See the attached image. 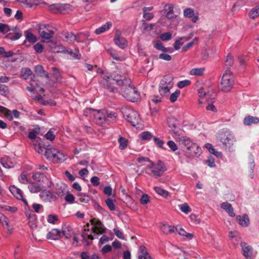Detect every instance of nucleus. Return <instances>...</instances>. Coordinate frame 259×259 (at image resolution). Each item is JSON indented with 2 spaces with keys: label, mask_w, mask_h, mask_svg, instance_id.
Returning a JSON list of instances; mask_svg holds the SVG:
<instances>
[{
  "label": "nucleus",
  "mask_w": 259,
  "mask_h": 259,
  "mask_svg": "<svg viewBox=\"0 0 259 259\" xmlns=\"http://www.w3.org/2000/svg\"><path fill=\"white\" fill-rule=\"evenodd\" d=\"M40 140L39 138H38L35 141V143H33V145L35 150L38 153H42L44 152V148L41 146L39 143H38V141Z\"/></svg>",
  "instance_id": "obj_50"
},
{
  "label": "nucleus",
  "mask_w": 259,
  "mask_h": 259,
  "mask_svg": "<svg viewBox=\"0 0 259 259\" xmlns=\"http://www.w3.org/2000/svg\"><path fill=\"white\" fill-rule=\"evenodd\" d=\"M118 142L119 143V148L120 150H124L127 147L128 141L126 139L119 136Z\"/></svg>",
  "instance_id": "obj_45"
},
{
  "label": "nucleus",
  "mask_w": 259,
  "mask_h": 259,
  "mask_svg": "<svg viewBox=\"0 0 259 259\" xmlns=\"http://www.w3.org/2000/svg\"><path fill=\"white\" fill-rule=\"evenodd\" d=\"M160 39L163 41H168L171 39V34L169 32H167L161 34L160 36Z\"/></svg>",
  "instance_id": "obj_58"
},
{
  "label": "nucleus",
  "mask_w": 259,
  "mask_h": 259,
  "mask_svg": "<svg viewBox=\"0 0 259 259\" xmlns=\"http://www.w3.org/2000/svg\"><path fill=\"white\" fill-rule=\"evenodd\" d=\"M60 4H53L49 6V10L54 13H60Z\"/></svg>",
  "instance_id": "obj_55"
},
{
  "label": "nucleus",
  "mask_w": 259,
  "mask_h": 259,
  "mask_svg": "<svg viewBox=\"0 0 259 259\" xmlns=\"http://www.w3.org/2000/svg\"><path fill=\"white\" fill-rule=\"evenodd\" d=\"M218 138L222 143L223 148L226 149H230L235 142L234 136L232 134L228 133L221 134Z\"/></svg>",
  "instance_id": "obj_9"
},
{
  "label": "nucleus",
  "mask_w": 259,
  "mask_h": 259,
  "mask_svg": "<svg viewBox=\"0 0 259 259\" xmlns=\"http://www.w3.org/2000/svg\"><path fill=\"white\" fill-rule=\"evenodd\" d=\"M116 200L111 198H108L105 200V203L111 211L115 210Z\"/></svg>",
  "instance_id": "obj_41"
},
{
  "label": "nucleus",
  "mask_w": 259,
  "mask_h": 259,
  "mask_svg": "<svg viewBox=\"0 0 259 259\" xmlns=\"http://www.w3.org/2000/svg\"><path fill=\"white\" fill-rule=\"evenodd\" d=\"M154 47L160 51L162 52H167L168 51V49L164 47L162 42L159 41H156L154 42Z\"/></svg>",
  "instance_id": "obj_51"
},
{
  "label": "nucleus",
  "mask_w": 259,
  "mask_h": 259,
  "mask_svg": "<svg viewBox=\"0 0 259 259\" xmlns=\"http://www.w3.org/2000/svg\"><path fill=\"white\" fill-rule=\"evenodd\" d=\"M104 231L103 225L101 222L97 221L95 225L92 227L91 230L84 229L82 233L81 237L83 240L87 242V244L89 245L97 235L102 234Z\"/></svg>",
  "instance_id": "obj_3"
},
{
  "label": "nucleus",
  "mask_w": 259,
  "mask_h": 259,
  "mask_svg": "<svg viewBox=\"0 0 259 259\" xmlns=\"http://www.w3.org/2000/svg\"><path fill=\"white\" fill-rule=\"evenodd\" d=\"M154 190L156 193L164 197H167L169 196V192L161 187H155Z\"/></svg>",
  "instance_id": "obj_42"
},
{
  "label": "nucleus",
  "mask_w": 259,
  "mask_h": 259,
  "mask_svg": "<svg viewBox=\"0 0 259 259\" xmlns=\"http://www.w3.org/2000/svg\"><path fill=\"white\" fill-rule=\"evenodd\" d=\"M77 196L78 198L79 201L81 203H88L90 200V197L83 193H79L77 194Z\"/></svg>",
  "instance_id": "obj_38"
},
{
  "label": "nucleus",
  "mask_w": 259,
  "mask_h": 259,
  "mask_svg": "<svg viewBox=\"0 0 259 259\" xmlns=\"http://www.w3.org/2000/svg\"><path fill=\"white\" fill-rule=\"evenodd\" d=\"M238 224L242 227H247L250 224V220L247 214H243L236 217Z\"/></svg>",
  "instance_id": "obj_18"
},
{
  "label": "nucleus",
  "mask_w": 259,
  "mask_h": 259,
  "mask_svg": "<svg viewBox=\"0 0 259 259\" xmlns=\"http://www.w3.org/2000/svg\"><path fill=\"white\" fill-rule=\"evenodd\" d=\"M9 190L12 195L17 199L21 200L24 202L26 206H28L27 200L23 197V193L21 190L14 185H11L9 187Z\"/></svg>",
  "instance_id": "obj_14"
},
{
  "label": "nucleus",
  "mask_w": 259,
  "mask_h": 259,
  "mask_svg": "<svg viewBox=\"0 0 259 259\" xmlns=\"http://www.w3.org/2000/svg\"><path fill=\"white\" fill-rule=\"evenodd\" d=\"M33 179L40 183L41 189L51 188L54 186L52 180L43 174L36 172L32 176Z\"/></svg>",
  "instance_id": "obj_10"
},
{
  "label": "nucleus",
  "mask_w": 259,
  "mask_h": 259,
  "mask_svg": "<svg viewBox=\"0 0 259 259\" xmlns=\"http://www.w3.org/2000/svg\"><path fill=\"white\" fill-rule=\"evenodd\" d=\"M34 182H31L28 186V189L31 193H37L41 189V187L40 183L34 181Z\"/></svg>",
  "instance_id": "obj_23"
},
{
  "label": "nucleus",
  "mask_w": 259,
  "mask_h": 259,
  "mask_svg": "<svg viewBox=\"0 0 259 259\" xmlns=\"http://www.w3.org/2000/svg\"><path fill=\"white\" fill-rule=\"evenodd\" d=\"M189 37L186 36L178 37L175 40L174 44V47L176 50H178L180 49L181 47L184 44V41H187Z\"/></svg>",
  "instance_id": "obj_29"
},
{
  "label": "nucleus",
  "mask_w": 259,
  "mask_h": 259,
  "mask_svg": "<svg viewBox=\"0 0 259 259\" xmlns=\"http://www.w3.org/2000/svg\"><path fill=\"white\" fill-rule=\"evenodd\" d=\"M31 74L32 72L29 68H22L21 70V76L25 79H27Z\"/></svg>",
  "instance_id": "obj_46"
},
{
  "label": "nucleus",
  "mask_w": 259,
  "mask_h": 259,
  "mask_svg": "<svg viewBox=\"0 0 259 259\" xmlns=\"http://www.w3.org/2000/svg\"><path fill=\"white\" fill-rule=\"evenodd\" d=\"M204 71V68H193L190 72L191 75H196V76H201L203 74Z\"/></svg>",
  "instance_id": "obj_44"
},
{
  "label": "nucleus",
  "mask_w": 259,
  "mask_h": 259,
  "mask_svg": "<svg viewBox=\"0 0 259 259\" xmlns=\"http://www.w3.org/2000/svg\"><path fill=\"white\" fill-rule=\"evenodd\" d=\"M54 34L53 30H42L39 31V35L42 38V41L48 42L49 40L52 37Z\"/></svg>",
  "instance_id": "obj_22"
},
{
  "label": "nucleus",
  "mask_w": 259,
  "mask_h": 259,
  "mask_svg": "<svg viewBox=\"0 0 259 259\" xmlns=\"http://www.w3.org/2000/svg\"><path fill=\"white\" fill-rule=\"evenodd\" d=\"M175 228L174 226H172L167 224H163L161 225L160 229L161 230L166 234H170L173 232H175Z\"/></svg>",
  "instance_id": "obj_32"
},
{
  "label": "nucleus",
  "mask_w": 259,
  "mask_h": 259,
  "mask_svg": "<svg viewBox=\"0 0 259 259\" xmlns=\"http://www.w3.org/2000/svg\"><path fill=\"white\" fill-rule=\"evenodd\" d=\"M259 122V118L257 117L247 116L243 120V123L245 125H251L252 124H257Z\"/></svg>",
  "instance_id": "obj_26"
},
{
  "label": "nucleus",
  "mask_w": 259,
  "mask_h": 259,
  "mask_svg": "<svg viewBox=\"0 0 259 259\" xmlns=\"http://www.w3.org/2000/svg\"><path fill=\"white\" fill-rule=\"evenodd\" d=\"M1 163L2 165L6 168H13L15 166V162L8 157H5L1 159Z\"/></svg>",
  "instance_id": "obj_21"
},
{
  "label": "nucleus",
  "mask_w": 259,
  "mask_h": 259,
  "mask_svg": "<svg viewBox=\"0 0 259 259\" xmlns=\"http://www.w3.org/2000/svg\"><path fill=\"white\" fill-rule=\"evenodd\" d=\"M59 50L57 51V52H64V53L70 54L73 58L76 59H78L80 57V55L79 54V50L78 49L75 50L77 53H73L71 50L66 49L62 46H59Z\"/></svg>",
  "instance_id": "obj_20"
},
{
  "label": "nucleus",
  "mask_w": 259,
  "mask_h": 259,
  "mask_svg": "<svg viewBox=\"0 0 259 259\" xmlns=\"http://www.w3.org/2000/svg\"><path fill=\"white\" fill-rule=\"evenodd\" d=\"M114 41L115 45L120 49H123L127 46L126 40L121 35V32L119 30L116 31Z\"/></svg>",
  "instance_id": "obj_12"
},
{
  "label": "nucleus",
  "mask_w": 259,
  "mask_h": 259,
  "mask_svg": "<svg viewBox=\"0 0 259 259\" xmlns=\"http://www.w3.org/2000/svg\"><path fill=\"white\" fill-rule=\"evenodd\" d=\"M19 2L24 6L32 7L37 5V0H19Z\"/></svg>",
  "instance_id": "obj_39"
},
{
  "label": "nucleus",
  "mask_w": 259,
  "mask_h": 259,
  "mask_svg": "<svg viewBox=\"0 0 259 259\" xmlns=\"http://www.w3.org/2000/svg\"><path fill=\"white\" fill-rule=\"evenodd\" d=\"M179 208L184 213L186 214H188L189 213L191 209L188 204L186 203H185L184 204H182L180 205H179Z\"/></svg>",
  "instance_id": "obj_53"
},
{
  "label": "nucleus",
  "mask_w": 259,
  "mask_h": 259,
  "mask_svg": "<svg viewBox=\"0 0 259 259\" xmlns=\"http://www.w3.org/2000/svg\"><path fill=\"white\" fill-rule=\"evenodd\" d=\"M174 85L173 79L170 75H166L160 81L159 86V92L162 96H166L170 92Z\"/></svg>",
  "instance_id": "obj_6"
},
{
  "label": "nucleus",
  "mask_w": 259,
  "mask_h": 259,
  "mask_svg": "<svg viewBox=\"0 0 259 259\" xmlns=\"http://www.w3.org/2000/svg\"><path fill=\"white\" fill-rule=\"evenodd\" d=\"M102 78L101 83L105 89L109 91L115 92V89L113 85L116 83L122 87L123 96L127 100L134 102L139 98L140 94L137 89L131 85V79L118 74H110L109 73L104 74Z\"/></svg>",
  "instance_id": "obj_1"
},
{
  "label": "nucleus",
  "mask_w": 259,
  "mask_h": 259,
  "mask_svg": "<svg viewBox=\"0 0 259 259\" xmlns=\"http://www.w3.org/2000/svg\"><path fill=\"white\" fill-rule=\"evenodd\" d=\"M175 138L180 145L185 147L184 151L187 157H198L201 154V148L196 144L193 143L190 138L180 136H176Z\"/></svg>",
  "instance_id": "obj_2"
},
{
  "label": "nucleus",
  "mask_w": 259,
  "mask_h": 259,
  "mask_svg": "<svg viewBox=\"0 0 259 259\" xmlns=\"http://www.w3.org/2000/svg\"><path fill=\"white\" fill-rule=\"evenodd\" d=\"M26 39L30 43H35L37 41L36 36L32 33L30 29H28L24 32Z\"/></svg>",
  "instance_id": "obj_31"
},
{
  "label": "nucleus",
  "mask_w": 259,
  "mask_h": 259,
  "mask_svg": "<svg viewBox=\"0 0 259 259\" xmlns=\"http://www.w3.org/2000/svg\"><path fill=\"white\" fill-rule=\"evenodd\" d=\"M259 16V6L252 9L249 12V16L252 19H255Z\"/></svg>",
  "instance_id": "obj_52"
},
{
  "label": "nucleus",
  "mask_w": 259,
  "mask_h": 259,
  "mask_svg": "<svg viewBox=\"0 0 259 259\" xmlns=\"http://www.w3.org/2000/svg\"><path fill=\"white\" fill-rule=\"evenodd\" d=\"M167 124L168 126L172 128H176L178 124V121L177 119L174 117H169L167 119Z\"/></svg>",
  "instance_id": "obj_49"
},
{
  "label": "nucleus",
  "mask_w": 259,
  "mask_h": 259,
  "mask_svg": "<svg viewBox=\"0 0 259 259\" xmlns=\"http://www.w3.org/2000/svg\"><path fill=\"white\" fill-rule=\"evenodd\" d=\"M190 83L191 82L189 80L186 79L179 81L177 85L179 88L182 89L190 84Z\"/></svg>",
  "instance_id": "obj_63"
},
{
  "label": "nucleus",
  "mask_w": 259,
  "mask_h": 259,
  "mask_svg": "<svg viewBox=\"0 0 259 259\" xmlns=\"http://www.w3.org/2000/svg\"><path fill=\"white\" fill-rule=\"evenodd\" d=\"M180 95V91L179 90H177L174 93H172L169 97V100L171 102L174 103L176 102L178 97Z\"/></svg>",
  "instance_id": "obj_54"
},
{
  "label": "nucleus",
  "mask_w": 259,
  "mask_h": 259,
  "mask_svg": "<svg viewBox=\"0 0 259 259\" xmlns=\"http://www.w3.org/2000/svg\"><path fill=\"white\" fill-rule=\"evenodd\" d=\"M167 145L172 152H175L178 149L177 144L172 140H169L167 142Z\"/></svg>",
  "instance_id": "obj_57"
},
{
  "label": "nucleus",
  "mask_w": 259,
  "mask_h": 259,
  "mask_svg": "<svg viewBox=\"0 0 259 259\" xmlns=\"http://www.w3.org/2000/svg\"><path fill=\"white\" fill-rule=\"evenodd\" d=\"M153 141L158 147L160 148H163V145L164 144L163 141L161 140L159 138L155 137L153 138Z\"/></svg>",
  "instance_id": "obj_62"
},
{
  "label": "nucleus",
  "mask_w": 259,
  "mask_h": 259,
  "mask_svg": "<svg viewBox=\"0 0 259 259\" xmlns=\"http://www.w3.org/2000/svg\"><path fill=\"white\" fill-rule=\"evenodd\" d=\"M241 246L242 247V251L243 255L246 259H251L253 257L251 247L245 243H241Z\"/></svg>",
  "instance_id": "obj_17"
},
{
  "label": "nucleus",
  "mask_w": 259,
  "mask_h": 259,
  "mask_svg": "<svg viewBox=\"0 0 259 259\" xmlns=\"http://www.w3.org/2000/svg\"><path fill=\"white\" fill-rule=\"evenodd\" d=\"M39 197L42 200L46 202H52L57 199L55 194L47 190L42 191L39 194Z\"/></svg>",
  "instance_id": "obj_13"
},
{
  "label": "nucleus",
  "mask_w": 259,
  "mask_h": 259,
  "mask_svg": "<svg viewBox=\"0 0 259 259\" xmlns=\"http://www.w3.org/2000/svg\"><path fill=\"white\" fill-rule=\"evenodd\" d=\"M0 113H3L10 120H13V115L11 111L5 107L0 106Z\"/></svg>",
  "instance_id": "obj_34"
},
{
  "label": "nucleus",
  "mask_w": 259,
  "mask_h": 259,
  "mask_svg": "<svg viewBox=\"0 0 259 259\" xmlns=\"http://www.w3.org/2000/svg\"><path fill=\"white\" fill-rule=\"evenodd\" d=\"M60 13L65 14L72 10V6L68 4H60Z\"/></svg>",
  "instance_id": "obj_36"
},
{
  "label": "nucleus",
  "mask_w": 259,
  "mask_h": 259,
  "mask_svg": "<svg viewBox=\"0 0 259 259\" xmlns=\"http://www.w3.org/2000/svg\"><path fill=\"white\" fill-rule=\"evenodd\" d=\"M27 90L30 92L36 93L37 94L39 92H44V89L39 86L37 80L35 79L31 80L30 86L27 87Z\"/></svg>",
  "instance_id": "obj_15"
},
{
  "label": "nucleus",
  "mask_w": 259,
  "mask_h": 259,
  "mask_svg": "<svg viewBox=\"0 0 259 259\" xmlns=\"http://www.w3.org/2000/svg\"><path fill=\"white\" fill-rule=\"evenodd\" d=\"M0 223L4 228L10 227L9 219L2 212H0Z\"/></svg>",
  "instance_id": "obj_37"
},
{
  "label": "nucleus",
  "mask_w": 259,
  "mask_h": 259,
  "mask_svg": "<svg viewBox=\"0 0 259 259\" xmlns=\"http://www.w3.org/2000/svg\"><path fill=\"white\" fill-rule=\"evenodd\" d=\"M138 259H153L148 252L146 247L143 245L140 246L137 255Z\"/></svg>",
  "instance_id": "obj_16"
},
{
  "label": "nucleus",
  "mask_w": 259,
  "mask_h": 259,
  "mask_svg": "<svg viewBox=\"0 0 259 259\" xmlns=\"http://www.w3.org/2000/svg\"><path fill=\"white\" fill-rule=\"evenodd\" d=\"M184 15L187 18H192L193 22H196L198 20V16H194V11L191 8H186L184 10Z\"/></svg>",
  "instance_id": "obj_25"
},
{
  "label": "nucleus",
  "mask_w": 259,
  "mask_h": 259,
  "mask_svg": "<svg viewBox=\"0 0 259 259\" xmlns=\"http://www.w3.org/2000/svg\"><path fill=\"white\" fill-rule=\"evenodd\" d=\"M35 71L36 73H37L41 76L45 75L47 78H49V73H46L45 71L44 70L43 67L41 65L36 66L35 68Z\"/></svg>",
  "instance_id": "obj_43"
},
{
  "label": "nucleus",
  "mask_w": 259,
  "mask_h": 259,
  "mask_svg": "<svg viewBox=\"0 0 259 259\" xmlns=\"http://www.w3.org/2000/svg\"><path fill=\"white\" fill-rule=\"evenodd\" d=\"M164 11L166 13V17L168 19H172L175 17L174 14V7L172 4H166L164 6Z\"/></svg>",
  "instance_id": "obj_27"
},
{
  "label": "nucleus",
  "mask_w": 259,
  "mask_h": 259,
  "mask_svg": "<svg viewBox=\"0 0 259 259\" xmlns=\"http://www.w3.org/2000/svg\"><path fill=\"white\" fill-rule=\"evenodd\" d=\"M121 111L124 118L134 126H136L140 121V117L138 113L128 107H123Z\"/></svg>",
  "instance_id": "obj_5"
},
{
  "label": "nucleus",
  "mask_w": 259,
  "mask_h": 259,
  "mask_svg": "<svg viewBox=\"0 0 259 259\" xmlns=\"http://www.w3.org/2000/svg\"><path fill=\"white\" fill-rule=\"evenodd\" d=\"M234 60L233 57L230 55L228 54L225 60V65L227 66H231L233 64Z\"/></svg>",
  "instance_id": "obj_64"
},
{
  "label": "nucleus",
  "mask_w": 259,
  "mask_h": 259,
  "mask_svg": "<svg viewBox=\"0 0 259 259\" xmlns=\"http://www.w3.org/2000/svg\"><path fill=\"white\" fill-rule=\"evenodd\" d=\"M175 231H176L180 236L185 237L186 238L191 240L194 237L193 233H187L183 228L180 227L175 228Z\"/></svg>",
  "instance_id": "obj_24"
},
{
  "label": "nucleus",
  "mask_w": 259,
  "mask_h": 259,
  "mask_svg": "<svg viewBox=\"0 0 259 259\" xmlns=\"http://www.w3.org/2000/svg\"><path fill=\"white\" fill-rule=\"evenodd\" d=\"M150 163L151 165L148 167L151 169L152 173L157 177L162 176L166 170L164 163L161 160L158 161L156 163H154L152 161Z\"/></svg>",
  "instance_id": "obj_11"
},
{
  "label": "nucleus",
  "mask_w": 259,
  "mask_h": 259,
  "mask_svg": "<svg viewBox=\"0 0 259 259\" xmlns=\"http://www.w3.org/2000/svg\"><path fill=\"white\" fill-rule=\"evenodd\" d=\"M150 201V197L146 194H143L140 199V203L143 205L147 204Z\"/></svg>",
  "instance_id": "obj_60"
},
{
  "label": "nucleus",
  "mask_w": 259,
  "mask_h": 259,
  "mask_svg": "<svg viewBox=\"0 0 259 259\" xmlns=\"http://www.w3.org/2000/svg\"><path fill=\"white\" fill-rule=\"evenodd\" d=\"M142 140H150L152 138V135L149 132H143L139 135Z\"/></svg>",
  "instance_id": "obj_48"
},
{
  "label": "nucleus",
  "mask_w": 259,
  "mask_h": 259,
  "mask_svg": "<svg viewBox=\"0 0 259 259\" xmlns=\"http://www.w3.org/2000/svg\"><path fill=\"white\" fill-rule=\"evenodd\" d=\"M229 238L230 239L232 240L233 243L235 244H238V242L239 241V233L236 231H231L229 233Z\"/></svg>",
  "instance_id": "obj_40"
},
{
  "label": "nucleus",
  "mask_w": 259,
  "mask_h": 259,
  "mask_svg": "<svg viewBox=\"0 0 259 259\" xmlns=\"http://www.w3.org/2000/svg\"><path fill=\"white\" fill-rule=\"evenodd\" d=\"M111 26L112 23L110 22H107L101 27L97 28L95 31V33L96 34H100L109 29Z\"/></svg>",
  "instance_id": "obj_30"
},
{
  "label": "nucleus",
  "mask_w": 259,
  "mask_h": 259,
  "mask_svg": "<svg viewBox=\"0 0 259 259\" xmlns=\"http://www.w3.org/2000/svg\"><path fill=\"white\" fill-rule=\"evenodd\" d=\"M0 209L3 211H9L11 213H15L18 210L17 207L8 205H0Z\"/></svg>",
  "instance_id": "obj_35"
},
{
  "label": "nucleus",
  "mask_w": 259,
  "mask_h": 259,
  "mask_svg": "<svg viewBox=\"0 0 259 259\" xmlns=\"http://www.w3.org/2000/svg\"><path fill=\"white\" fill-rule=\"evenodd\" d=\"M198 95L199 97L200 98V99L198 100L199 103L202 104L203 102L202 101L201 99H203L206 95V93L203 88H201L198 90Z\"/></svg>",
  "instance_id": "obj_59"
},
{
  "label": "nucleus",
  "mask_w": 259,
  "mask_h": 259,
  "mask_svg": "<svg viewBox=\"0 0 259 259\" xmlns=\"http://www.w3.org/2000/svg\"><path fill=\"white\" fill-rule=\"evenodd\" d=\"M221 208L225 210L231 217H234L235 215L234 212L233 208L231 204L227 202H223L221 205Z\"/></svg>",
  "instance_id": "obj_28"
},
{
  "label": "nucleus",
  "mask_w": 259,
  "mask_h": 259,
  "mask_svg": "<svg viewBox=\"0 0 259 259\" xmlns=\"http://www.w3.org/2000/svg\"><path fill=\"white\" fill-rule=\"evenodd\" d=\"M11 29L6 24L0 23V32L6 34V37H8L9 35L11 33Z\"/></svg>",
  "instance_id": "obj_33"
},
{
  "label": "nucleus",
  "mask_w": 259,
  "mask_h": 259,
  "mask_svg": "<svg viewBox=\"0 0 259 259\" xmlns=\"http://www.w3.org/2000/svg\"><path fill=\"white\" fill-rule=\"evenodd\" d=\"M45 155L47 159L54 163H61L66 159V155L61 150L55 148L46 149Z\"/></svg>",
  "instance_id": "obj_4"
},
{
  "label": "nucleus",
  "mask_w": 259,
  "mask_h": 259,
  "mask_svg": "<svg viewBox=\"0 0 259 259\" xmlns=\"http://www.w3.org/2000/svg\"><path fill=\"white\" fill-rule=\"evenodd\" d=\"M221 89L224 92H229L234 84V78L230 70H226L223 75L221 80Z\"/></svg>",
  "instance_id": "obj_7"
},
{
  "label": "nucleus",
  "mask_w": 259,
  "mask_h": 259,
  "mask_svg": "<svg viewBox=\"0 0 259 259\" xmlns=\"http://www.w3.org/2000/svg\"><path fill=\"white\" fill-rule=\"evenodd\" d=\"M28 225L32 229H34L37 227V220L36 217L31 218L28 220Z\"/></svg>",
  "instance_id": "obj_61"
},
{
  "label": "nucleus",
  "mask_w": 259,
  "mask_h": 259,
  "mask_svg": "<svg viewBox=\"0 0 259 259\" xmlns=\"http://www.w3.org/2000/svg\"><path fill=\"white\" fill-rule=\"evenodd\" d=\"M62 237V233L61 231L57 229H52L47 235V239L53 240H59Z\"/></svg>",
  "instance_id": "obj_19"
},
{
  "label": "nucleus",
  "mask_w": 259,
  "mask_h": 259,
  "mask_svg": "<svg viewBox=\"0 0 259 259\" xmlns=\"http://www.w3.org/2000/svg\"><path fill=\"white\" fill-rule=\"evenodd\" d=\"M84 114L88 116V114H92L94 116V120L97 124L102 125L105 121H106V116L105 112L101 110H95L92 109H87Z\"/></svg>",
  "instance_id": "obj_8"
},
{
  "label": "nucleus",
  "mask_w": 259,
  "mask_h": 259,
  "mask_svg": "<svg viewBox=\"0 0 259 259\" xmlns=\"http://www.w3.org/2000/svg\"><path fill=\"white\" fill-rule=\"evenodd\" d=\"M62 236H64L66 238H70L73 234V231L72 229H69L68 227L63 228V230L61 231Z\"/></svg>",
  "instance_id": "obj_47"
},
{
  "label": "nucleus",
  "mask_w": 259,
  "mask_h": 259,
  "mask_svg": "<svg viewBox=\"0 0 259 259\" xmlns=\"http://www.w3.org/2000/svg\"><path fill=\"white\" fill-rule=\"evenodd\" d=\"M9 88L7 85L0 84V95L6 96L9 94Z\"/></svg>",
  "instance_id": "obj_56"
}]
</instances>
